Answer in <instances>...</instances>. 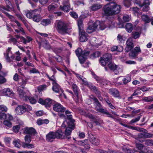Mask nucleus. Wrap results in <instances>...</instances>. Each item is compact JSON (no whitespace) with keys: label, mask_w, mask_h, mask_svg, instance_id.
I'll return each instance as SVG.
<instances>
[{"label":"nucleus","mask_w":153,"mask_h":153,"mask_svg":"<svg viewBox=\"0 0 153 153\" xmlns=\"http://www.w3.org/2000/svg\"><path fill=\"white\" fill-rule=\"evenodd\" d=\"M120 5L114 2H111L106 4L103 8L104 14L109 16L119 13L120 10Z\"/></svg>","instance_id":"f257e3e1"},{"label":"nucleus","mask_w":153,"mask_h":153,"mask_svg":"<svg viewBox=\"0 0 153 153\" xmlns=\"http://www.w3.org/2000/svg\"><path fill=\"white\" fill-rule=\"evenodd\" d=\"M70 24L62 21H59L57 22V30L60 34L64 35L69 34V30L71 29Z\"/></svg>","instance_id":"f03ea898"},{"label":"nucleus","mask_w":153,"mask_h":153,"mask_svg":"<svg viewBox=\"0 0 153 153\" xmlns=\"http://www.w3.org/2000/svg\"><path fill=\"white\" fill-rule=\"evenodd\" d=\"M32 110L31 107L27 104H24L22 105H19L15 108V111L16 114L21 115L26 111H29Z\"/></svg>","instance_id":"7ed1b4c3"},{"label":"nucleus","mask_w":153,"mask_h":153,"mask_svg":"<svg viewBox=\"0 0 153 153\" xmlns=\"http://www.w3.org/2000/svg\"><path fill=\"white\" fill-rule=\"evenodd\" d=\"M39 103L41 104L44 105L46 107H49L53 104L54 101L52 99L48 98L44 100L42 98H40L38 101Z\"/></svg>","instance_id":"20e7f679"},{"label":"nucleus","mask_w":153,"mask_h":153,"mask_svg":"<svg viewBox=\"0 0 153 153\" xmlns=\"http://www.w3.org/2000/svg\"><path fill=\"white\" fill-rule=\"evenodd\" d=\"M53 110L59 113H64L65 110V108L60 104L55 102L53 105Z\"/></svg>","instance_id":"39448f33"},{"label":"nucleus","mask_w":153,"mask_h":153,"mask_svg":"<svg viewBox=\"0 0 153 153\" xmlns=\"http://www.w3.org/2000/svg\"><path fill=\"white\" fill-rule=\"evenodd\" d=\"M141 51L140 47L137 46L134 48L133 51H131L129 53V56L133 58H135L138 55L139 53L141 52Z\"/></svg>","instance_id":"423d86ee"},{"label":"nucleus","mask_w":153,"mask_h":153,"mask_svg":"<svg viewBox=\"0 0 153 153\" xmlns=\"http://www.w3.org/2000/svg\"><path fill=\"white\" fill-rule=\"evenodd\" d=\"M10 50L11 48H8L6 50V53H4V55L7 62H10L11 61L10 57L13 59H14L15 58L14 55H12Z\"/></svg>","instance_id":"0eeeda50"},{"label":"nucleus","mask_w":153,"mask_h":153,"mask_svg":"<svg viewBox=\"0 0 153 153\" xmlns=\"http://www.w3.org/2000/svg\"><path fill=\"white\" fill-rule=\"evenodd\" d=\"M126 45L125 50L126 52H128L133 49L134 47L132 39L129 38L126 41Z\"/></svg>","instance_id":"6e6552de"},{"label":"nucleus","mask_w":153,"mask_h":153,"mask_svg":"<svg viewBox=\"0 0 153 153\" xmlns=\"http://www.w3.org/2000/svg\"><path fill=\"white\" fill-rule=\"evenodd\" d=\"M100 21H96L93 25H90L88 26L87 29V32L89 33H91L95 31L98 25L100 24Z\"/></svg>","instance_id":"1a4fd4ad"},{"label":"nucleus","mask_w":153,"mask_h":153,"mask_svg":"<svg viewBox=\"0 0 153 153\" xmlns=\"http://www.w3.org/2000/svg\"><path fill=\"white\" fill-rule=\"evenodd\" d=\"M63 6H60L61 9L65 12H68L70 9L69 0H65L63 2Z\"/></svg>","instance_id":"9d476101"},{"label":"nucleus","mask_w":153,"mask_h":153,"mask_svg":"<svg viewBox=\"0 0 153 153\" xmlns=\"http://www.w3.org/2000/svg\"><path fill=\"white\" fill-rule=\"evenodd\" d=\"M19 97L21 99L27 101V96L26 93L22 90L21 89V87H18L17 90Z\"/></svg>","instance_id":"9b49d317"},{"label":"nucleus","mask_w":153,"mask_h":153,"mask_svg":"<svg viewBox=\"0 0 153 153\" xmlns=\"http://www.w3.org/2000/svg\"><path fill=\"white\" fill-rule=\"evenodd\" d=\"M24 133L25 134H28L30 136L35 135L37 134L36 130L32 127L25 128Z\"/></svg>","instance_id":"f8f14e48"},{"label":"nucleus","mask_w":153,"mask_h":153,"mask_svg":"<svg viewBox=\"0 0 153 153\" xmlns=\"http://www.w3.org/2000/svg\"><path fill=\"white\" fill-rule=\"evenodd\" d=\"M55 136L54 132H50L46 136V140L48 142H52L56 138Z\"/></svg>","instance_id":"ddd939ff"},{"label":"nucleus","mask_w":153,"mask_h":153,"mask_svg":"<svg viewBox=\"0 0 153 153\" xmlns=\"http://www.w3.org/2000/svg\"><path fill=\"white\" fill-rule=\"evenodd\" d=\"M79 31V40L81 42H84L88 39V34L83 30Z\"/></svg>","instance_id":"4468645a"},{"label":"nucleus","mask_w":153,"mask_h":153,"mask_svg":"<svg viewBox=\"0 0 153 153\" xmlns=\"http://www.w3.org/2000/svg\"><path fill=\"white\" fill-rule=\"evenodd\" d=\"M136 146L139 150V153H146L147 149L143 144L136 143Z\"/></svg>","instance_id":"2eb2a0df"},{"label":"nucleus","mask_w":153,"mask_h":153,"mask_svg":"<svg viewBox=\"0 0 153 153\" xmlns=\"http://www.w3.org/2000/svg\"><path fill=\"white\" fill-rule=\"evenodd\" d=\"M3 92L4 94L6 96L13 97H14V93L12 90L9 88H6L3 89Z\"/></svg>","instance_id":"dca6fc26"},{"label":"nucleus","mask_w":153,"mask_h":153,"mask_svg":"<svg viewBox=\"0 0 153 153\" xmlns=\"http://www.w3.org/2000/svg\"><path fill=\"white\" fill-rule=\"evenodd\" d=\"M4 119L5 120L11 121L13 119V117L11 115L6 114L3 113H0V119Z\"/></svg>","instance_id":"f3484780"},{"label":"nucleus","mask_w":153,"mask_h":153,"mask_svg":"<svg viewBox=\"0 0 153 153\" xmlns=\"http://www.w3.org/2000/svg\"><path fill=\"white\" fill-rule=\"evenodd\" d=\"M41 47H43L45 49L47 50H49L51 48V47L49 43L45 40L39 43V48Z\"/></svg>","instance_id":"a211bd4d"},{"label":"nucleus","mask_w":153,"mask_h":153,"mask_svg":"<svg viewBox=\"0 0 153 153\" xmlns=\"http://www.w3.org/2000/svg\"><path fill=\"white\" fill-rule=\"evenodd\" d=\"M147 131L145 129L144 132H143V133L138 134L136 138V139L140 142H143V140L142 139L146 138V133Z\"/></svg>","instance_id":"6ab92c4d"},{"label":"nucleus","mask_w":153,"mask_h":153,"mask_svg":"<svg viewBox=\"0 0 153 153\" xmlns=\"http://www.w3.org/2000/svg\"><path fill=\"white\" fill-rule=\"evenodd\" d=\"M107 65L108 68L111 70H112L114 71L116 74H117L119 73L118 71H116V70L118 68V67L114 63H113L110 61L108 62Z\"/></svg>","instance_id":"aec40b11"},{"label":"nucleus","mask_w":153,"mask_h":153,"mask_svg":"<svg viewBox=\"0 0 153 153\" xmlns=\"http://www.w3.org/2000/svg\"><path fill=\"white\" fill-rule=\"evenodd\" d=\"M56 138L58 139H65L66 136H64V134L62 131L58 130L54 132Z\"/></svg>","instance_id":"412c9836"},{"label":"nucleus","mask_w":153,"mask_h":153,"mask_svg":"<svg viewBox=\"0 0 153 153\" xmlns=\"http://www.w3.org/2000/svg\"><path fill=\"white\" fill-rule=\"evenodd\" d=\"M52 84L53 85L52 87L53 91L56 93H59L61 91L62 93H63V90L61 89L60 86L56 82H55Z\"/></svg>","instance_id":"4be33fe9"},{"label":"nucleus","mask_w":153,"mask_h":153,"mask_svg":"<svg viewBox=\"0 0 153 153\" xmlns=\"http://www.w3.org/2000/svg\"><path fill=\"white\" fill-rule=\"evenodd\" d=\"M5 2L7 4L6 7H5L3 5H1L0 7V10H1V9L3 10L4 11L6 10L8 11H10V6L11 5V3L8 0H6Z\"/></svg>","instance_id":"5701e85b"},{"label":"nucleus","mask_w":153,"mask_h":153,"mask_svg":"<svg viewBox=\"0 0 153 153\" xmlns=\"http://www.w3.org/2000/svg\"><path fill=\"white\" fill-rule=\"evenodd\" d=\"M109 93L115 97H120L119 92L116 89H110L109 90Z\"/></svg>","instance_id":"b1692460"},{"label":"nucleus","mask_w":153,"mask_h":153,"mask_svg":"<svg viewBox=\"0 0 153 153\" xmlns=\"http://www.w3.org/2000/svg\"><path fill=\"white\" fill-rule=\"evenodd\" d=\"M91 143L94 145H98L99 143V140L93 136H91L89 138Z\"/></svg>","instance_id":"393cba45"},{"label":"nucleus","mask_w":153,"mask_h":153,"mask_svg":"<svg viewBox=\"0 0 153 153\" xmlns=\"http://www.w3.org/2000/svg\"><path fill=\"white\" fill-rule=\"evenodd\" d=\"M72 130V128L70 127H67L65 131V133H64V136H66V138H67L68 140H69L71 138L70 137L68 136L71 135Z\"/></svg>","instance_id":"a878e982"},{"label":"nucleus","mask_w":153,"mask_h":153,"mask_svg":"<svg viewBox=\"0 0 153 153\" xmlns=\"http://www.w3.org/2000/svg\"><path fill=\"white\" fill-rule=\"evenodd\" d=\"M36 11L37 10H36L27 11L26 13V16L28 18L33 19L35 13Z\"/></svg>","instance_id":"bb28decb"},{"label":"nucleus","mask_w":153,"mask_h":153,"mask_svg":"<svg viewBox=\"0 0 153 153\" xmlns=\"http://www.w3.org/2000/svg\"><path fill=\"white\" fill-rule=\"evenodd\" d=\"M58 6V5L54 3H52L48 6V10L50 12H52L55 10Z\"/></svg>","instance_id":"cd10ccee"},{"label":"nucleus","mask_w":153,"mask_h":153,"mask_svg":"<svg viewBox=\"0 0 153 153\" xmlns=\"http://www.w3.org/2000/svg\"><path fill=\"white\" fill-rule=\"evenodd\" d=\"M137 4H138L139 6L140 7H143L144 5L149 6L150 4V2L149 0H144L142 4L141 1H137L135 2Z\"/></svg>","instance_id":"c85d7f7f"},{"label":"nucleus","mask_w":153,"mask_h":153,"mask_svg":"<svg viewBox=\"0 0 153 153\" xmlns=\"http://www.w3.org/2000/svg\"><path fill=\"white\" fill-rule=\"evenodd\" d=\"M27 82V80L26 79H22L21 80H19L18 84L20 85L19 87H21V88L23 89L25 88L24 86L26 84Z\"/></svg>","instance_id":"c756f323"},{"label":"nucleus","mask_w":153,"mask_h":153,"mask_svg":"<svg viewBox=\"0 0 153 153\" xmlns=\"http://www.w3.org/2000/svg\"><path fill=\"white\" fill-rule=\"evenodd\" d=\"M123 50V48L120 46H114L111 48V50L112 51H117L119 52H120Z\"/></svg>","instance_id":"7c9ffc66"},{"label":"nucleus","mask_w":153,"mask_h":153,"mask_svg":"<svg viewBox=\"0 0 153 153\" xmlns=\"http://www.w3.org/2000/svg\"><path fill=\"white\" fill-rule=\"evenodd\" d=\"M42 18V17L40 14H36L35 13L32 19L34 22H39L41 20Z\"/></svg>","instance_id":"2f4dec72"},{"label":"nucleus","mask_w":153,"mask_h":153,"mask_svg":"<svg viewBox=\"0 0 153 153\" xmlns=\"http://www.w3.org/2000/svg\"><path fill=\"white\" fill-rule=\"evenodd\" d=\"M90 89L93 91L95 93L97 96L100 95L101 94V93L99 91L98 88L96 86L93 85V86H90Z\"/></svg>","instance_id":"473e14b6"},{"label":"nucleus","mask_w":153,"mask_h":153,"mask_svg":"<svg viewBox=\"0 0 153 153\" xmlns=\"http://www.w3.org/2000/svg\"><path fill=\"white\" fill-rule=\"evenodd\" d=\"M125 27L128 33H131L133 29V26L131 23H127Z\"/></svg>","instance_id":"72a5a7b5"},{"label":"nucleus","mask_w":153,"mask_h":153,"mask_svg":"<svg viewBox=\"0 0 153 153\" xmlns=\"http://www.w3.org/2000/svg\"><path fill=\"white\" fill-rule=\"evenodd\" d=\"M102 7V5L100 4H95L93 5L90 8L92 10L95 11L100 9Z\"/></svg>","instance_id":"f704fd0d"},{"label":"nucleus","mask_w":153,"mask_h":153,"mask_svg":"<svg viewBox=\"0 0 153 153\" xmlns=\"http://www.w3.org/2000/svg\"><path fill=\"white\" fill-rule=\"evenodd\" d=\"M49 122V120L47 119L42 120L39 119L37 120V123L39 125H41L45 123L47 124Z\"/></svg>","instance_id":"c9c22d12"},{"label":"nucleus","mask_w":153,"mask_h":153,"mask_svg":"<svg viewBox=\"0 0 153 153\" xmlns=\"http://www.w3.org/2000/svg\"><path fill=\"white\" fill-rule=\"evenodd\" d=\"M102 57L109 62L112 59V56L110 54L106 53Z\"/></svg>","instance_id":"e433bc0d"},{"label":"nucleus","mask_w":153,"mask_h":153,"mask_svg":"<svg viewBox=\"0 0 153 153\" xmlns=\"http://www.w3.org/2000/svg\"><path fill=\"white\" fill-rule=\"evenodd\" d=\"M142 100L146 102H149L153 101V95L150 96L143 98Z\"/></svg>","instance_id":"4c0bfd02"},{"label":"nucleus","mask_w":153,"mask_h":153,"mask_svg":"<svg viewBox=\"0 0 153 153\" xmlns=\"http://www.w3.org/2000/svg\"><path fill=\"white\" fill-rule=\"evenodd\" d=\"M141 91L140 89H137L134 91V93L132 94L130 97L128 98V100H130V99H132L133 96L137 95L139 94H141Z\"/></svg>","instance_id":"58836bf2"},{"label":"nucleus","mask_w":153,"mask_h":153,"mask_svg":"<svg viewBox=\"0 0 153 153\" xmlns=\"http://www.w3.org/2000/svg\"><path fill=\"white\" fill-rule=\"evenodd\" d=\"M1 10L3 13L5 14L6 16H7L10 19V20L11 21L14 22L16 20L15 18L12 15H10L7 13L5 12V11H4V10L1 9Z\"/></svg>","instance_id":"ea45409f"},{"label":"nucleus","mask_w":153,"mask_h":153,"mask_svg":"<svg viewBox=\"0 0 153 153\" xmlns=\"http://www.w3.org/2000/svg\"><path fill=\"white\" fill-rule=\"evenodd\" d=\"M141 17L142 20L146 23H149L150 21L149 17L146 15H143L141 16Z\"/></svg>","instance_id":"a19ab883"},{"label":"nucleus","mask_w":153,"mask_h":153,"mask_svg":"<svg viewBox=\"0 0 153 153\" xmlns=\"http://www.w3.org/2000/svg\"><path fill=\"white\" fill-rule=\"evenodd\" d=\"M101 64V65L103 66H104L107 64H108L109 62L107 61V60L105 59H104L102 57H101L99 60Z\"/></svg>","instance_id":"79ce46f5"},{"label":"nucleus","mask_w":153,"mask_h":153,"mask_svg":"<svg viewBox=\"0 0 153 153\" xmlns=\"http://www.w3.org/2000/svg\"><path fill=\"white\" fill-rule=\"evenodd\" d=\"M23 146L24 148H27L28 149H31L34 148V147L33 144H29V143H24L23 144Z\"/></svg>","instance_id":"37998d69"},{"label":"nucleus","mask_w":153,"mask_h":153,"mask_svg":"<svg viewBox=\"0 0 153 153\" xmlns=\"http://www.w3.org/2000/svg\"><path fill=\"white\" fill-rule=\"evenodd\" d=\"M29 100L30 102L32 104H34L36 102V100L33 97L27 96V100Z\"/></svg>","instance_id":"c03bdc74"},{"label":"nucleus","mask_w":153,"mask_h":153,"mask_svg":"<svg viewBox=\"0 0 153 153\" xmlns=\"http://www.w3.org/2000/svg\"><path fill=\"white\" fill-rule=\"evenodd\" d=\"M51 23L49 19H43L41 22V24L43 25L46 26L50 24Z\"/></svg>","instance_id":"a18cd8bd"},{"label":"nucleus","mask_w":153,"mask_h":153,"mask_svg":"<svg viewBox=\"0 0 153 153\" xmlns=\"http://www.w3.org/2000/svg\"><path fill=\"white\" fill-rule=\"evenodd\" d=\"M72 87L75 94L79 92V88L76 84H72Z\"/></svg>","instance_id":"49530a36"},{"label":"nucleus","mask_w":153,"mask_h":153,"mask_svg":"<svg viewBox=\"0 0 153 153\" xmlns=\"http://www.w3.org/2000/svg\"><path fill=\"white\" fill-rule=\"evenodd\" d=\"M108 82L106 80L104 79H102L100 81L99 83L101 86H105L108 84Z\"/></svg>","instance_id":"de8ad7c7"},{"label":"nucleus","mask_w":153,"mask_h":153,"mask_svg":"<svg viewBox=\"0 0 153 153\" xmlns=\"http://www.w3.org/2000/svg\"><path fill=\"white\" fill-rule=\"evenodd\" d=\"M145 144L148 146H153V140L147 139L145 141Z\"/></svg>","instance_id":"09e8293b"},{"label":"nucleus","mask_w":153,"mask_h":153,"mask_svg":"<svg viewBox=\"0 0 153 153\" xmlns=\"http://www.w3.org/2000/svg\"><path fill=\"white\" fill-rule=\"evenodd\" d=\"M132 37L134 39L138 38L140 35V33L138 32H133L132 33Z\"/></svg>","instance_id":"8fccbe9b"},{"label":"nucleus","mask_w":153,"mask_h":153,"mask_svg":"<svg viewBox=\"0 0 153 153\" xmlns=\"http://www.w3.org/2000/svg\"><path fill=\"white\" fill-rule=\"evenodd\" d=\"M83 51L80 48H78L75 51L76 55L77 56H82Z\"/></svg>","instance_id":"3c124183"},{"label":"nucleus","mask_w":153,"mask_h":153,"mask_svg":"<svg viewBox=\"0 0 153 153\" xmlns=\"http://www.w3.org/2000/svg\"><path fill=\"white\" fill-rule=\"evenodd\" d=\"M123 83L124 84H126L128 82H130L131 80V78L129 76H127L122 79Z\"/></svg>","instance_id":"603ef678"},{"label":"nucleus","mask_w":153,"mask_h":153,"mask_svg":"<svg viewBox=\"0 0 153 153\" xmlns=\"http://www.w3.org/2000/svg\"><path fill=\"white\" fill-rule=\"evenodd\" d=\"M16 15L19 19H20V20L22 21L24 23V24L25 25H26V22L25 20L23 17L22 15L20 14H16Z\"/></svg>","instance_id":"864d4df0"},{"label":"nucleus","mask_w":153,"mask_h":153,"mask_svg":"<svg viewBox=\"0 0 153 153\" xmlns=\"http://www.w3.org/2000/svg\"><path fill=\"white\" fill-rule=\"evenodd\" d=\"M100 23L98 25H99V28L101 30H103L108 26L105 24V23L103 22H100Z\"/></svg>","instance_id":"5fc2aeb1"},{"label":"nucleus","mask_w":153,"mask_h":153,"mask_svg":"<svg viewBox=\"0 0 153 153\" xmlns=\"http://www.w3.org/2000/svg\"><path fill=\"white\" fill-rule=\"evenodd\" d=\"M78 25L79 31L83 30L82 28V21L81 19H79L77 21Z\"/></svg>","instance_id":"6e6d98bb"},{"label":"nucleus","mask_w":153,"mask_h":153,"mask_svg":"<svg viewBox=\"0 0 153 153\" xmlns=\"http://www.w3.org/2000/svg\"><path fill=\"white\" fill-rule=\"evenodd\" d=\"M100 53L98 51H96L93 53L92 54L90 55V58L93 59L96 57H97L100 56Z\"/></svg>","instance_id":"4d7b16f0"},{"label":"nucleus","mask_w":153,"mask_h":153,"mask_svg":"<svg viewBox=\"0 0 153 153\" xmlns=\"http://www.w3.org/2000/svg\"><path fill=\"white\" fill-rule=\"evenodd\" d=\"M94 104L95 106V109L97 111V109H99V108H100L101 107V105L98 100H97V101H95L94 102Z\"/></svg>","instance_id":"13d9d810"},{"label":"nucleus","mask_w":153,"mask_h":153,"mask_svg":"<svg viewBox=\"0 0 153 153\" xmlns=\"http://www.w3.org/2000/svg\"><path fill=\"white\" fill-rule=\"evenodd\" d=\"M67 117L68 119L73 124L72 128H73L74 127V123L75 122V120L74 119L72 118V115L71 114L67 115Z\"/></svg>","instance_id":"bf43d9fd"},{"label":"nucleus","mask_w":153,"mask_h":153,"mask_svg":"<svg viewBox=\"0 0 153 153\" xmlns=\"http://www.w3.org/2000/svg\"><path fill=\"white\" fill-rule=\"evenodd\" d=\"M7 110V108L6 106L3 105H0V113H2V112H6Z\"/></svg>","instance_id":"052dcab7"},{"label":"nucleus","mask_w":153,"mask_h":153,"mask_svg":"<svg viewBox=\"0 0 153 153\" xmlns=\"http://www.w3.org/2000/svg\"><path fill=\"white\" fill-rule=\"evenodd\" d=\"M20 140L19 139H17L13 141V143L15 147L19 148L20 147Z\"/></svg>","instance_id":"680f3d73"},{"label":"nucleus","mask_w":153,"mask_h":153,"mask_svg":"<svg viewBox=\"0 0 153 153\" xmlns=\"http://www.w3.org/2000/svg\"><path fill=\"white\" fill-rule=\"evenodd\" d=\"M31 136L30 135H27L25 137V140L26 142L25 143H29L31 141Z\"/></svg>","instance_id":"e2e57ef3"},{"label":"nucleus","mask_w":153,"mask_h":153,"mask_svg":"<svg viewBox=\"0 0 153 153\" xmlns=\"http://www.w3.org/2000/svg\"><path fill=\"white\" fill-rule=\"evenodd\" d=\"M130 128H131V129L136 130L139 131L140 132H144V131H145V129L142 128H134L133 126H130Z\"/></svg>","instance_id":"0e129e2a"},{"label":"nucleus","mask_w":153,"mask_h":153,"mask_svg":"<svg viewBox=\"0 0 153 153\" xmlns=\"http://www.w3.org/2000/svg\"><path fill=\"white\" fill-rule=\"evenodd\" d=\"M10 36V38L9 39L8 42H13L14 44H16L17 42V40L11 35Z\"/></svg>","instance_id":"69168bd1"},{"label":"nucleus","mask_w":153,"mask_h":153,"mask_svg":"<svg viewBox=\"0 0 153 153\" xmlns=\"http://www.w3.org/2000/svg\"><path fill=\"white\" fill-rule=\"evenodd\" d=\"M47 86L46 85H43L39 86L38 87V89L39 91H42L45 90L46 89Z\"/></svg>","instance_id":"338daca9"},{"label":"nucleus","mask_w":153,"mask_h":153,"mask_svg":"<svg viewBox=\"0 0 153 153\" xmlns=\"http://www.w3.org/2000/svg\"><path fill=\"white\" fill-rule=\"evenodd\" d=\"M98 152L100 153H116V152L114 150H109L108 152L106 151L100 149L98 150Z\"/></svg>","instance_id":"774afa93"}]
</instances>
